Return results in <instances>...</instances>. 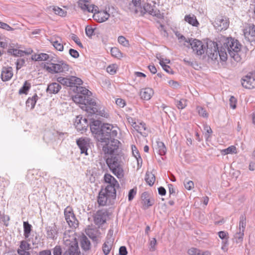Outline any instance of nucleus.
Listing matches in <instances>:
<instances>
[{
    "label": "nucleus",
    "mask_w": 255,
    "mask_h": 255,
    "mask_svg": "<svg viewBox=\"0 0 255 255\" xmlns=\"http://www.w3.org/2000/svg\"><path fill=\"white\" fill-rule=\"evenodd\" d=\"M69 65L63 60H58L57 63H51L45 66V69L52 74L67 73L69 70Z\"/></svg>",
    "instance_id": "nucleus-5"
},
{
    "label": "nucleus",
    "mask_w": 255,
    "mask_h": 255,
    "mask_svg": "<svg viewBox=\"0 0 255 255\" xmlns=\"http://www.w3.org/2000/svg\"><path fill=\"white\" fill-rule=\"evenodd\" d=\"M71 39L81 48H83V45L79 38L75 34H72L71 35Z\"/></svg>",
    "instance_id": "nucleus-58"
},
{
    "label": "nucleus",
    "mask_w": 255,
    "mask_h": 255,
    "mask_svg": "<svg viewBox=\"0 0 255 255\" xmlns=\"http://www.w3.org/2000/svg\"><path fill=\"white\" fill-rule=\"evenodd\" d=\"M218 236L220 239L222 240V241L226 240L228 242L229 234L228 232L225 231H220L218 232Z\"/></svg>",
    "instance_id": "nucleus-54"
},
{
    "label": "nucleus",
    "mask_w": 255,
    "mask_h": 255,
    "mask_svg": "<svg viewBox=\"0 0 255 255\" xmlns=\"http://www.w3.org/2000/svg\"><path fill=\"white\" fill-rule=\"evenodd\" d=\"M53 10L56 14L60 16L65 17L67 15L66 11L58 6H53Z\"/></svg>",
    "instance_id": "nucleus-49"
},
{
    "label": "nucleus",
    "mask_w": 255,
    "mask_h": 255,
    "mask_svg": "<svg viewBox=\"0 0 255 255\" xmlns=\"http://www.w3.org/2000/svg\"><path fill=\"white\" fill-rule=\"evenodd\" d=\"M176 35L180 42L184 41L185 42L189 43L192 40V38L186 39L184 36L180 33H176Z\"/></svg>",
    "instance_id": "nucleus-59"
},
{
    "label": "nucleus",
    "mask_w": 255,
    "mask_h": 255,
    "mask_svg": "<svg viewBox=\"0 0 255 255\" xmlns=\"http://www.w3.org/2000/svg\"><path fill=\"white\" fill-rule=\"evenodd\" d=\"M31 87V85L27 81H25L23 85V86L19 89V94H26L27 92L29 91Z\"/></svg>",
    "instance_id": "nucleus-44"
},
{
    "label": "nucleus",
    "mask_w": 255,
    "mask_h": 255,
    "mask_svg": "<svg viewBox=\"0 0 255 255\" xmlns=\"http://www.w3.org/2000/svg\"><path fill=\"white\" fill-rule=\"evenodd\" d=\"M119 154H113L106 159V163L112 173L119 179L124 177V170Z\"/></svg>",
    "instance_id": "nucleus-3"
},
{
    "label": "nucleus",
    "mask_w": 255,
    "mask_h": 255,
    "mask_svg": "<svg viewBox=\"0 0 255 255\" xmlns=\"http://www.w3.org/2000/svg\"><path fill=\"white\" fill-rule=\"evenodd\" d=\"M47 237L49 239H54L57 238L58 229L56 225L51 223L47 225L45 227Z\"/></svg>",
    "instance_id": "nucleus-18"
},
{
    "label": "nucleus",
    "mask_w": 255,
    "mask_h": 255,
    "mask_svg": "<svg viewBox=\"0 0 255 255\" xmlns=\"http://www.w3.org/2000/svg\"><path fill=\"white\" fill-rule=\"evenodd\" d=\"M77 94L87 96L88 98H91L90 97L92 95V93L89 90L83 87H77Z\"/></svg>",
    "instance_id": "nucleus-39"
},
{
    "label": "nucleus",
    "mask_w": 255,
    "mask_h": 255,
    "mask_svg": "<svg viewBox=\"0 0 255 255\" xmlns=\"http://www.w3.org/2000/svg\"><path fill=\"white\" fill-rule=\"evenodd\" d=\"M154 94L153 90L150 88H143L140 90L139 95L142 100H149Z\"/></svg>",
    "instance_id": "nucleus-24"
},
{
    "label": "nucleus",
    "mask_w": 255,
    "mask_h": 255,
    "mask_svg": "<svg viewBox=\"0 0 255 255\" xmlns=\"http://www.w3.org/2000/svg\"><path fill=\"white\" fill-rule=\"evenodd\" d=\"M76 142L80 149L81 153L87 155V150L90 147V139L87 137H82L77 139Z\"/></svg>",
    "instance_id": "nucleus-16"
},
{
    "label": "nucleus",
    "mask_w": 255,
    "mask_h": 255,
    "mask_svg": "<svg viewBox=\"0 0 255 255\" xmlns=\"http://www.w3.org/2000/svg\"><path fill=\"white\" fill-rule=\"evenodd\" d=\"M132 152L133 156L135 157L137 161L138 165L140 163L141 164L142 162V158L139 154L138 150L137 149L135 145L131 146Z\"/></svg>",
    "instance_id": "nucleus-36"
},
{
    "label": "nucleus",
    "mask_w": 255,
    "mask_h": 255,
    "mask_svg": "<svg viewBox=\"0 0 255 255\" xmlns=\"http://www.w3.org/2000/svg\"><path fill=\"white\" fill-rule=\"evenodd\" d=\"M190 45L193 51L198 55H201L204 53L206 50V46L203 42L198 39L192 38L189 42Z\"/></svg>",
    "instance_id": "nucleus-12"
},
{
    "label": "nucleus",
    "mask_w": 255,
    "mask_h": 255,
    "mask_svg": "<svg viewBox=\"0 0 255 255\" xmlns=\"http://www.w3.org/2000/svg\"><path fill=\"white\" fill-rule=\"evenodd\" d=\"M241 47L242 45L238 40L232 37L227 38L222 46L217 47L218 51L215 50L212 58L216 59L218 54L221 60L225 62L227 60L228 53L235 61L242 63L243 59V53L241 51Z\"/></svg>",
    "instance_id": "nucleus-1"
},
{
    "label": "nucleus",
    "mask_w": 255,
    "mask_h": 255,
    "mask_svg": "<svg viewBox=\"0 0 255 255\" xmlns=\"http://www.w3.org/2000/svg\"><path fill=\"white\" fill-rule=\"evenodd\" d=\"M237 148L236 146L231 145L226 149H224L221 150V153L222 155H227L228 154H234L237 153Z\"/></svg>",
    "instance_id": "nucleus-38"
},
{
    "label": "nucleus",
    "mask_w": 255,
    "mask_h": 255,
    "mask_svg": "<svg viewBox=\"0 0 255 255\" xmlns=\"http://www.w3.org/2000/svg\"><path fill=\"white\" fill-rule=\"evenodd\" d=\"M108 212L105 210L98 211L94 216V222L97 225H102L106 222L108 217Z\"/></svg>",
    "instance_id": "nucleus-17"
},
{
    "label": "nucleus",
    "mask_w": 255,
    "mask_h": 255,
    "mask_svg": "<svg viewBox=\"0 0 255 255\" xmlns=\"http://www.w3.org/2000/svg\"><path fill=\"white\" fill-rule=\"evenodd\" d=\"M141 199L143 204L147 207L151 206L154 204V200L149 198L147 192H144L142 194Z\"/></svg>",
    "instance_id": "nucleus-29"
},
{
    "label": "nucleus",
    "mask_w": 255,
    "mask_h": 255,
    "mask_svg": "<svg viewBox=\"0 0 255 255\" xmlns=\"http://www.w3.org/2000/svg\"><path fill=\"white\" fill-rule=\"evenodd\" d=\"M175 104L178 109L182 110L187 106V100L184 99L176 100Z\"/></svg>",
    "instance_id": "nucleus-46"
},
{
    "label": "nucleus",
    "mask_w": 255,
    "mask_h": 255,
    "mask_svg": "<svg viewBox=\"0 0 255 255\" xmlns=\"http://www.w3.org/2000/svg\"><path fill=\"white\" fill-rule=\"evenodd\" d=\"M64 215L67 223L71 228H76L78 227V221L76 219L71 207L68 206L65 209Z\"/></svg>",
    "instance_id": "nucleus-11"
},
{
    "label": "nucleus",
    "mask_w": 255,
    "mask_h": 255,
    "mask_svg": "<svg viewBox=\"0 0 255 255\" xmlns=\"http://www.w3.org/2000/svg\"><path fill=\"white\" fill-rule=\"evenodd\" d=\"M111 54L113 56L120 58L122 57V53L120 50L116 47H113L111 50Z\"/></svg>",
    "instance_id": "nucleus-52"
},
{
    "label": "nucleus",
    "mask_w": 255,
    "mask_h": 255,
    "mask_svg": "<svg viewBox=\"0 0 255 255\" xmlns=\"http://www.w3.org/2000/svg\"><path fill=\"white\" fill-rule=\"evenodd\" d=\"M61 89V85L56 82L52 83L48 85L46 91L49 94H57Z\"/></svg>",
    "instance_id": "nucleus-25"
},
{
    "label": "nucleus",
    "mask_w": 255,
    "mask_h": 255,
    "mask_svg": "<svg viewBox=\"0 0 255 255\" xmlns=\"http://www.w3.org/2000/svg\"><path fill=\"white\" fill-rule=\"evenodd\" d=\"M78 4L79 7L84 12L94 13L98 9L97 6L90 4L89 1L86 0H79L78 2Z\"/></svg>",
    "instance_id": "nucleus-15"
},
{
    "label": "nucleus",
    "mask_w": 255,
    "mask_h": 255,
    "mask_svg": "<svg viewBox=\"0 0 255 255\" xmlns=\"http://www.w3.org/2000/svg\"><path fill=\"white\" fill-rule=\"evenodd\" d=\"M185 188L190 190L194 188V184L193 181L185 179L184 182Z\"/></svg>",
    "instance_id": "nucleus-55"
},
{
    "label": "nucleus",
    "mask_w": 255,
    "mask_h": 255,
    "mask_svg": "<svg viewBox=\"0 0 255 255\" xmlns=\"http://www.w3.org/2000/svg\"><path fill=\"white\" fill-rule=\"evenodd\" d=\"M138 12L140 13L141 15L148 13L149 14L159 19L162 18L163 17V14L161 13L158 9H154L153 6L149 3H145L143 6H141V8L138 9Z\"/></svg>",
    "instance_id": "nucleus-9"
},
{
    "label": "nucleus",
    "mask_w": 255,
    "mask_h": 255,
    "mask_svg": "<svg viewBox=\"0 0 255 255\" xmlns=\"http://www.w3.org/2000/svg\"><path fill=\"white\" fill-rule=\"evenodd\" d=\"M117 66L116 64L110 65L107 68V71L111 75H114L117 72Z\"/></svg>",
    "instance_id": "nucleus-53"
},
{
    "label": "nucleus",
    "mask_w": 255,
    "mask_h": 255,
    "mask_svg": "<svg viewBox=\"0 0 255 255\" xmlns=\"http://www.w3.org/2000/svg\"><path fill=\"white\" fill-rule=\"evenodd\" d=\"M82 83L83 82L81 79L75 76L70 77L71 87H73L76 85H81Z\"/></svg>",
    "instance_id": "nucleus-45"
},
{
    "label": "nucleus",
    "mask_w": 255,
    "mask_h": 255,
    "mask_svg": "<svg viewBox=\"0 0 255 255\" xmlns=\"http://www.w3.org/2000/svg\"><path fill=\"white\" fill-rule=\"evenodd\" d=\"M34 58L36 61H45L49 58V56L46 53H40L37 55H35Z\"/></svg>",
    "instance_id": "nucleus-51"
},
{
    "label": "nucleus",
    "mask_w": 255,
    "mask_h": 255,
    "mask_svg": "<svg viewBox=\"0 0 255 255\" xmlns=\"http://www.w3.org/2000/svg\"><path fill=\"white\" fill-rule=\"evenodd\" d=\"M118 42L124 47H128L129 45V41L125 37L120 36L118 38Z\"/></svg>",
    "instance_id": "nucleus-50"
},
{
    "label": "nucleus",
    "mask_w": 255,
    "mask_h": 255,
    "mask_svg": "<svg viewBox=\"0 0 255 255\" xmlns=\"http://www.w3.org/2000/svg\"><path fill=\"white\" fill-rule=\"evenodd\" d=\"M32 226L28 222H23L24 236L25 238H28L31 231Z\"/></svg>",
    "instance_id": "nucleus-40"
},
{
    "label": "nucleus",
    "mask_w": 255,
    "mask_h": 255,
    "mask_svg": "<svg viewBox=\"0 0 255 255\" xmlns=\"http://www.w3.org/2000/svg\"><path fill=\"white\" fill-rule=\"evenodd\" d=\"M190 255H211L210 252L208 251H203L196 248H191L188 251Z\"/></svg>",
    "instance_id": "nucleus-28"
},
{
    "label": "nucleus",
    "mask_w": 255,
    "mask_h": 255,
    "mask_svg": "<svg viewBox=\"0 0 255 255\" xmlns=\"http://www.w3.org/2000/svg\"><path fill=\"white\" fill-rule=\"evenodd\" d=\"M128 8L131 12L138 13V9L141 8V0H132L131 3L129 4Z\"/></svg>",
    "instance_id": "nucleus-26"
},
{
    "label": "nucleus",
    "mask_w": 255,
    "mask_h": 255,
    "mask_svg": "<svg viewBox=\"0 0 255 255\" xmlns=\"http://www.w3.org/2000/svg\"><path fill=\"white\" fill-rule=\"evenodd\" d=\"M13 75V69L11 67H4L1 72V79L3 82L9 81Z\"/></svg>",
    "instance_id": "nucleus-20"
},
{
    "label": "nucleus",
    "mask_w": 255,
    "mask_h": 255,
    "mask_svg": "<svg viewBox=\"0 0 255 255\" xmlns=\"http://www.w3.org/2000/svg\"><path fill=\"white\" fill-rule=\"evenodd\" d=\"M244 232L237 229V232L234 235V239L237 243H242L244 236Z\"/></svg>",
    "instance_id": "nucleus-37"
},
{
    "label": "nucleus",
    "mask_w": 255,
    "mask_h": 255,
    "mask_svg": "<svg viewBox=\"0 0 255 255\" xmlns=\"http://www.w3.org/2000/svg\"><path fill=\"white\" fill-rule=\"evenodd\" d=\"M246 227V217L245 215H241L240 217L238 230L245 231Z\"/></svg>",
    "instance_id": "nucleus-43"
},
{
    "label": "nucleus",
    "mask_w": 255,
    "mask_h": 255,
    "mask_svg": "<svg viewBox=\"0 0 255 255\" xmlns=\"http://www.w3.org/2000/svg\"><path fill=\"white\" fill-rule=\"evenodd\" d=\"M74 125L77 130L81 133L86 131L89 126L87 119L81 116H77Z\"/></svg>",
    "instance_id": "nucleus-13"
},
{
    "label": "nucleus",
    "mask_w": 255,
    "mask_h": 255,
    "mask_svg": "<svg viewBox=\"0 0 255 255\" xmlns=\"http://www.w3.org/2000/svg\"><path fill=\"white\" fill-rule=\"evenodd\" d=\"M156 245V240L155 238H152L149 242V251L153 252L155 250V246Z\"/></svg>",
    "instance_id": "nucleus-56"
},
{
    "label": "nucleus",
    "mask_w": 255,
    "mask_h": 255,
    "mask_svg": "<svg viewBox=\"0 0 255 255\" xmlns=\"http://www.w3.org/2000/svg\"><path fill=\"white\" fill-rule=\"evenodd\" d=\"M119 128L109 124H104L102 126L101 134L98 140L101 142H106L107 140L115 138L118 133Z\"/></svg>",
    "instance_id": "nucleus-4"
},
{
    "label": "nucleus",
    "mask_w": 255,
    "mask_h": 255,
    "mask_svg": "<svg viewBox=\"0 0 255 255\" xmlns=\"http://www.w3.org/2000/svg\"><path fill=\"white\" fill-rule=\"evenodd\" d=\"M7 53L14 56H22L26 53L25 51L18 50L15 48H8Z\"/></svg>",
    "instance_id": "nucleus-35"
},
{
    "label": "nucleus",
    "mask_w": 255,
    "mask_h": 255,
    "mask_svg": "<svg viewBox=\"0 0 255 255\" xmlns=\"http://www.w3.org/2000/svg\"><path fill=\"white\" fill-rule=\"evenodd\" d=\"M104 179L105 182L107 184L104 189L110 191L112 193L116 194V188L119 187V184L115 178L110 174L106 173L104 175Z\"/></svg>",
    "instance_id": "nucleus-8"
},
{
    "label": "nucleus",
    "mask_w": 255,
    "mask_h": 255,
    "mask_svg": "<svg viewBox=\"0 0 255 255\" xmlns=\"http://www.w3.org/2000/svg\"><path fill=\"white\" fill-rule=\"evenodd\" d=\"M110 17V14L106 10H101L94 12L93 17L97 22L102 23L107 20Z\"/></svg>",
    "instance_id": "nucleus-19"
},
{
    "label": "nucleus",
    "mask_w": 255,
    "mask_h": 255,
    "mask_svg": "<svg viewBox=\"0 0 255 255\" xmlns=\"http://www.w3.org/2000/svg\"><path fill=\"white\" fill-rule=\"evenodd\" d=\"M73 100L75 103L81 105V108L89 115L97 114L102 117H107L105 108L94 99L77 94L73 97Z\"/></svg>",
    "instance_id": "nucleus-2"
},
{
    "label": "nucleus",
    "mask_w": 255,
    "mask_h": 255,
    "mask_svg": "<svg viewBox=\"0 0 255 255\" xmlns=\"http://www.w3.org/2000/svg\"><path fill=\"white\" fill-rule=\"evenodd\" d=\"M236 98L233 96H231L229 99V104L230 107L233 109H235L236 108Z\"/></svg>",
    "instance_id": "nucleus-57"
},
{
    "label": "nucleus",
    "mask_w": 255,
    "mask_h": 255,
    "mask_svg": "<svg viewBox=\"0 0 255 255\" xmlns=\"http://www.w3.org/2000/svg\"><path fill=\"white\" fill-rule=\"evenodd\" d=\"M85 32L87 36L91 37L93 35L94 29L90 26H87L85 28Z\"/></svg>",
    "instance_id": "nucleus-61"
},
{
    "label": "nucleus",
    "mask_w": 255,
    "mask_h": 255,
    "mask_svg": "<svg viewBox=\"0 0 255 255\" xmlns=\"http://www.w3.org/2000/svg\"><path fill=\"white\" fill-rule=\"evenodd\" d=\"M196 110L200 116L204 118H208L209 114L205 110V109L203 108L201 106H197L196 108Z\"/></svg>",
    "instance_id": "nucleus-48"
},
{
    "label": "nucleus",
    "mask_w": 255,
    "mask_h": 255,
    "mask_svg": "<svg viewBox=\"0 0 255 255\" xmlns=\"http://www.w3.org/2000/svg\"><path fill=\"white\" fill-rule=\"evenodd\" d=\"M54 255H62V249L60 246H56L53 249Z\"/></svg>",
    "instance_id": "nucleus-64"
},
{
    "label": "nucleus",
    "mask_w": 255,
    "mask_h": 255,
    "mask_svg": "<svg viewBox=\"0 0 255 255\" xmlns=\"http://www.w3.org/2000/svg\"><path fill=\"white\" fill-rule=\"evenodd\" d=\"M229 19L226 16L219 15L213 23L215 28L219 31L227 29L229 26Z\"/></svg>",
    "instance_id": "nucleus-10"
},
{
    "label": "nucleus",
    "mask_w": 255,
    "mask_h": 255,
    "mask_svg": "<svg viewBox=\"0 0 255 255\" xmlns=\"http://www.w3.org/2000/svg\"><path fill=\"white\" fill-rule=\"evenodd\" d=\"M63 255H79V248L77 244L71 246L64 253Z\"/></svg>",
    "instance_id": "nucleus-31"
},
{
    "label": "nucleus",
    "mask_w": 255,
    "mask_h": 255,
    "mask_svg": "<svg viewBox=\"0 0 255 255\" xmlns=\"http://www.w3.org/2000/svg\"><path fill=\"white\" fill-rule=\"evenodd\" d=\"M184 20L193 26L198 27L199 25L196 16L192 14L186 15L184 17Z\"/></svg>",
    "instance_id": "nucleus-27"
},
{
    "label": "nucleus",
    "mask_w": 255,
    "mask_h": 255,
    "mask_svg": "<svg viewBox=\"0 0 255 255\" xmlns=\"http://www.w3.org/2000/svg\"><path fill=\"white\" fill-rule=\"evenodd\" d=\"M242 85L246 88L251 89L255 87V76L253 73H249L242 79Z\"/></svg>",
    "instance_id": "nucleus-14"
},
{
    "label": "nucleus",
    "mask_w": 255,
    "mask_h": 255,
    "mask_svg": "<svg viewBox=\"0 0 255 255\" xmlns=\"http://www.w3.org/2000/svg\"><path fill=\"white\" fill-rule=\"evenodd\" d=\"M145 180L149 186H152L155 180L154 175L150 172H147L145 174Z\"/></svg>",
    "instance_id": "nucleus-34"
},
{
    "label": "nucleus",
    "mask_w": 255,
    "mask_h": 255,
    "mask_svg": "<svg viewBox=\"0 0 255 255\" xmlns=\"http://www.w3.org/2000/svg\"><path fill=\"white\" fill-rule=\"evenodd\" d=\"M9 184V181L4 178L0 177V187H5Z\"/></svg>",
    "instance_id": "nucleus-63"
},
{
    "label": "nucleus",
    "mask_w": 255,
    "mask_h": 255,
    "mask_svg": "<svg viewBox=\"0 0 255 255\" xmlns=\"http://www.w3.org/2000/svg\"><path fill=\"white\" fill-rule=\"evenodd\" d=\"M81 245L82 248L85 251H88L90 249L91 243L86 236H83L82 237Z\"/></svg>",
    "instance_id": "nucleus-32"
},
{
    "label": "nucleus",
    "mask_w": 255,
    "mask_h": 255,
    "mask_svg": "<svg viewBox=\"0 0 255 255\" xmlns=\"http://www.w3.org/2000/svg\"><path fill=\"white\" fill-rule=\"evenodd\" d=\"M136 193V189L133 188L130 189L129 191L128 195V198L129 201H131Z\"/></svg>",
    "instance_id": "nucleus-62"
},
{
    "label": "nucleus",
    "mask_w": 255,
    "mask_h": 255,
    "mask_svg": "<svg viewBox=\"0 0 255 255\" xmlns=\"http://www.w3.org/2000/svg\"><path fill=\"white\" fill-rule=\"evenodd\" d=\"M103 146V150L106 154H110V156L113 154H116L115 152L118 150L120 143L118 139L115 138L107 140L106 142Z\"/></svg>",
    "instance_id": "nucleus-7"
},
{
    "label": "nucleus",
    "mask_w": 255,
    "mask_h": 255,
    "mask_svg": "<svg viewBox=\"0 0 255 255\" xmlns=\"http://www.w3.org/2000/svg\"><path fill=\"white\" fill-rule=\"evenodd\" d=\"M102 126L101 122L99 120H94L90 124L91 132L93 133L98 135L99 137L102 132Z\"/></svg>",
    "instance_id": "nucleus-22"
},
{
    "label": "nucleus",
    "mask_w": 255,
    "mask_h": 255,
    "mask_svg": "<svg viewBox=\"0 0 255 255\" xmlns=\"http://www.w3.org/2000/svg\"><path fill=\"white\" fill-rule=\"evenodd\" d=\"M49 41L56 50L59 51L63 50V42L61 37L58 36H53L50 38Z\"/></svg>",
    "instance_id": "nucleus-21"
},
{
    "label": "nucleus",
    "mask_w": 255,
    "mask_h": 255,
    "mask_svg": "<svg viewBox=\"0 0 255 255\" xmlns=\"http://www.w3.org/2000/svg\"><path fill=\"white\" fill-rule=\"evenodd\" d=\"M57 81L63 85L71 87L70 77L69 78L59 77L57 78Z\"/></svg>",
    "instance_id": "nucleus-42"
},
{
    "label": "nucleus",
    "mask_w": 255,
    "mask_h": 255,
    "mask_svg": "<svg viewBox=\"0 0 255 255\" xmlns=\"http://www.w3.org/2000/svg\"><path fill=\"white\" fill-rule=\"evenodd\" d=\"M132 126L135 130L139 133H141L146 129L145 124L144 123H140L138 125H137L136 123H133Z\"/></svg>",
    "instance_id": "nucleus-47"
},
{
    "label": "nucleus",
    "mask_w": 255,
    "mask_h": 255,
    "mask_svg": "<svg viewBox=\"0 0 255 255\" xmlns=\"http://www.w3.org/2000/svg\"><path fill=\"white\" fill-rule=\"evenodd\" d=\"M116 197V193H112L106 189L102 188L99 193L98 202L101 206H105L110 204L112 200Z\"/></svg>",
    "instance_id": "nucleus-6"
},
{
    "label": "nucleus",
    "mask_w": 255,
    "mask_h": 255,
    "mask_svg": "<svg viewBox=\"0 0 255 255\" xmlns=\"http://www.w3.org/2000/svg\"><path fill=\"white\" fill-rule=\"evenodd\" d=\"M113 241L109 239L107 240L103 245V251L105 255H108L112 248Z\"/></svg>",
    "instance_id": "nucleus-30"
},
{
    "label": "nucleus",
    "mask_w": 255,
    "mask_h": 255,
    "mask_svg": "<svg viewBox=\"0 0 255 255\" xmlns=\"http://www.w3.org/2000/svg\"><path fill=\"white\" fill-rule=\"evenodd\" d=\"M0 28L8 31H13L14 30V29L10 27L8 24L3 22H1Z\"/></svg>",
    "instance_id": "nucleus-60"
},
{
    "label": "nucleus",
    "mask_w": 255,
    "mask_h": 255,
    "mask_svg": "<svg viewBox=\"0 0 255 255\" xmlns=\"http://www.w3.org/2000/svg\"><path fill=\"white\" fill-rule=\"evenodd\" d=\"M245 37L249 40H255V25L252 24L245 28L244 30Z\"/></svg>",
    "instance_id": "nucleus-23"
},
{
    "label": "nucleus",
    "mask_w": 255,
    "mask_h": 255,
    "mask_svg": "<svg viewBox=\"0 0 255 255\" xmlns=\"http://www.w3.org/2000/svg\"><path fill=\"white\" fill-rule=\"evenodd\" d=\"M38 96L35 94L31 98H29L26 102V106L27 107L30 108L31 110L33 109L35 105Z\"/></svg>",
    "instance_id": "nucleus-33"
},
{
    "label": "nucleus",
    "mask_w": 255,
    "mask_h": 255,
    "mask_svg": "<svg viewBox=\"0 0 255 255\" xmlns=\"http://www.w3.org/2000/svg\"><path fill=\"white\" fill-rule=\"evenodd\" d=\"M158 152L160 155H164L166 152V148L165 144L162 141H157Z\"/></svg>",
    "instance_id": "nucleus-41"
}]
</instances>
